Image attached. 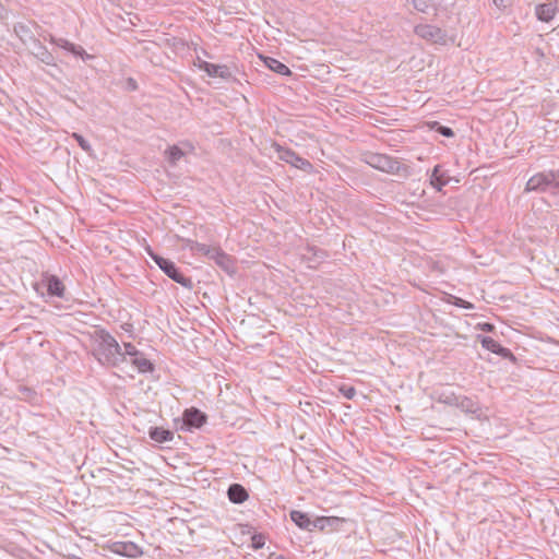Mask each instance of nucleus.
<instances>
[{"label": "nucleus", "mask_w": 559, "mask_h": 559, "mask_svg": "<svg viewBox=\"0 0 559 559\" xmlns=\"http://www.w3.org/2000/svg\"><path fill=\"white\" fill-rule=\"evenodd\" d=\"M162 271L169 278H171L174 282L180 284L185 288H188V289H192L193 288L192 280L190 277L185 276L180 272L179 267L171 260H169V262L167 264H165V266H164V269H162Z\"/></svg>", "instance_id": "nucleus-10"}, {"label": "nucleus", "mask_w": 559, "mask_h": 559, "mask_svg": "<svg viewBox=\"0 0 559 559\" xmlns=\"http://www.w3.org/2000/svg\"><path fill=\"white\" fill-rule=\"evenodd\" d=\"M210 260H213L217 266L229 275H233L236 272L235 259L223 251L219 247L214 248Z\"/></svg>", "instance_id": "nucleus-7"}, {"label": "nucleus", "mask_w": 559, "mask_h": 559, "mask_svg": "<svg viewBox=\"0 0 559 559\" xmlns=\"http://www.w3.org/2000/svg\"><path fill=\"white\" fill-rule=\"evenodd\" d=\"M495 5L501 10L509 8L512 4V0H492Z\"/></svg>", "instance_id": "nucleus-35"}, {"label": "nucleus", "mask_w": 559, "mask_h": 559, "mask_svg": "<svg viewBox=\"0 0 559 559\" xmlns=\"http://www.w3.org/2000/svg\"><path fill=\"white\" fill-rule=\"evenodd\" d=\"M203 71L211 78H221L224 80H229L233 78V72L229 67L226 64H203Z\"/></svg>", "instance_id": "nucleus-15"}, {"label": "nucleus", "mask_w": 559, "mask_h": 559, "mask_svg": "<svg viewBox=\"0 0 559 559\" xmlns=\"http://www.w3.org/2000/svg\"><path fill=\"white\" fill-rule=\"evenodd\" d=\"M478 328H479V330H481L484 332H488V333L495 331V325L492 323H489V322L479 323Z\"/></svg>", "instance_id": "nucleus-37"}, {"label": "nucleus", "mask_w": 559, "mask_h": 559, "mask_svg": "<svg viewBox=\"0 0 559 559\" xmlns=\"http://www.w3.org/2000/svg\"><path fill=\"white\" fill-rule=\"evenodd\" d=\"M344 523V518L320 516L313 520V527L321 532H333L338 531Z\"/></svg>", "instance_id": "nucleus-11"}, {"label": "nucleus", "mask_w": 559, "mask_h": 559, "mask_svg": "<svg viewBox=\"0 0 559 559\" xmlns=\"http://www.w3.org/2000/svg\"><path fill=\"white\" fill-rule=\"evenodd\" d=\"M456 397L454 394H451L450 396H447L444 402L448 403V404H454L455 405V399Z\"/></svg>", "instance_id": "nucleus-40"}, {"label": "nucleus", "mask_w": 559, "mask_h": 559, "mask_svg": "<svg viewBox=\"0 0 559 559\" xmlns=\"http://www.w3.org/2000/svg\"><path fill=\"white\" fill-rule=\"evenodd\" d=\"M280 158L284 160L287 164H290L292 166L301 169L307 170L311 168V163L299 156L295 151L290 148H278Z\"/></svg>", "instance_id": "nucleus-8"}, {"label": "nucleus", "mask_w": 559, "mask_h": 559, "mask_svg": "<svg viewBox=\"0 0 559 559\" xmlns=\"http://www.w3.org/2000/svg\"><path fill=\"white\" fill-rule=\"evenodd\" d=\"M46 287L48 295L51 297L62 298L64 295L66 287L63 283L60 281V278L56 275H50L49 277H47Z\"/></svg>", "instance_id": "nucleus-19"}, {"label": "nucleus", "mask_w": 559, "mask_h": 559, "mask_svg": "<svg viewBox=\"0 0 559 559\" xmlns=\"http://www.w3.org/2000/svg\"><path fill=\"white\" fill-rule=\"evenodd\" d=\"M166 153L167 159L171 165H176L177 162L185 155L183 151L177 145L170 146Z\"/></svg>", "instance_id": "nucleus-26"}, {"label": "nucleus", "mask_w": 559, "mask_h": 559, "mask_svg": "<svg viewBox=\"0 0 559 559\" xmlns=\"http://www.w3.org/2000/svg\"><path fill=\"white\" fill-rule=\"evenodd\" d=\"M338 391L347 400H353L357 394L356 389L353 385L347 384H341L338 386Z\"/></svg>", "instance_id": "nucleus-30"}, {"label": "nucleus", "mask_w": 559, "mask_h": 559, "mask_svg": "<svg viewBox=\"0 0 559 559\" xmlns=\"http://www.w3.org/2000/svg\"><path fill=\"white\" fill-rule=\"evenodd\" d=\"M72 138L76 141V143L79 144V146L86 153H91L92 152V146L91 144L88 143L87 140L84 139L83 135H81L80 133H72Z\"/></svg>", "instance_id": "nucleus-29"}, {"label": "nucleus", "mask_w": 559, "mask_h": 559, "mask_svg": "<svg viewBox=\"0 0 559 559\" xmlns=\"http://www.w3.org/2000/svg\"><path fill=\"white\" fill-rule=\"evenodd\" d=\"M290 520L301 530H306L309 532L314 531L313 520L309 518V515L305 512L293 510L290 512Z\"/></svg>", "instance_id": "nucleus-17"}, {"label": "nucleus", "mask_w": 559, "mask_h": 559, "mask_svg": "<svg viewBox=\"0 0 559 559\" xmlns=\"http://www.w3.org/2000/svg\"><path fill=\"white\" fill-rule=\"evenodd\" d=\"M123 347H124V353H122V354L124 356L129 355L134 358L135 356L141 355L140 350H138V348L131 343H124Z\"/></svg>", "instance_id": "nucleus-32"}, {"label": "nucleus", "mask_w": 559, "mask_h": 559, "mask_svg": "<svg viewBox=\"0 0 559 559\" xmlns=\"http://www.w3.org/2000/svg\"><path fill=\"white\" fill-rule=\"evenodd\" d=\"M252 546L255 549L262 548L264 546V536L261 534L254 535L252 537Z\"/></svg>", "instance_id": "nucleus-34"}, {"label": "nucleus", "mask_w": 559, "mask_h": 559, "mask_svg": "<svg viewBox=\"0 0 559 559\" xmlns=\"http://www.w3.org/2000/svg\"><path fill=\"white\" fill-rule=\"evenodd\" d=\"M148 437L157 443H165L174 439V432L163 427H150Z\"/></svg>", "instance_id": "nucleus-20"}, {"label": "nucleus", "mask_w": 559, "mask_h": 559, "mask_svg": "<svg viewBox=\"0 0 559 559\" xmlns=\"http://www.w3.org/2000/svg\"><path fill=\"white\" fill-rule=\"evenodd\" d=\"M207 421V415L197 407L186 408L181 418L174 419L177 429L191 431L200 429Z\"/></svg>", "instance_id": "nucleus-4"}, {"label": "nucleus", "mask_w": 559, "mask_h": 559, "mask_svg": "<svg viewBox=\"0 0 559 559\" xmlns=\"http://www.w3.org/2000/svg\"><path fill=\"white\" fill-rule=\"evenodd\" d=\"M414 32L420 38L433 44L445 45L448 41L447 32L435 25L420 24L415 26Z\"/></svg>", "instance_id": "nucleus-5"}, {"label": "nucleus", "mask_w": 559, "mask_h": 559, "mask_svg": "<svg viewBox=\"0 0 559 559\" xmlns=\"http://www.w3.org/2000/svg\"><path fill=\"white\" fill-rule=\"evenodd\" d=\"M264 62H265V66L270 70H272L273 72H275L277 74L285 75V76L292 75L290 69L286 64H284L283 62H281L280 60H277L275 58L266 57L264 59Z\"/></svg>", "instance_id": "nucleus-21"}, {"label": "nucleus", "mask_w": 559, "mask_h": 559, "mask_svg": "<svg viewBox=\"0 0 559 559\" xmlns=\"http://www.w3.org/2000/svg\"><path fill=\"white\" fill-rule=\"evenodd\" d=\"M227 496L230 502L240 504L249 498L248 490L238 483L231 484L227 489Z\"/></svg>", "instance_id": "nucleus-16"}, {"label": "nucleus", "mask_w": 559, "mask_h": 559, "mask_svg": "<svg viewBox=\"0 0 559 559\" xmlns=\"http://www.w3.org/2000/svg\"><path fill=\"white\" fill-rule=\"evenodd\" d=\"M453 298H454L453 305H455L456 307H460L463 309H474V305L471 304L469 301L464 300L460 297H453Z\"/></svg>", "instance_id": "nucleus-33"}, {"label": "nucleus", "mask_w": 559, "mask_h": 559, "mask_svg": "<svg viewBox=\"0 0 559 559\" xmlns=\"http://www.w3.org/2000/svg\"><path fill=\"white\" fill-rule=\"evenodd\" d=\"M50 43L69 51L70 53L74 55L75 57H80L82 60H87L93 58L91 55H88L84 48L80 45H75L68 39L64 38H57L52 35H50L49 38Z\"/></svg>", "instance_id": "nucleus-9"}, {"label": "nucleus", "mask_w": 559, "mask_h": 559, "mask_svg": "<svg viewBox=\"0 0 559 559\" xmlns=\"http://www.w3.org/2000/svg\"><path fill=\"white\" fill-rule=\"evenodd\" d=\"M147 252H148L150 257L152 258V260L158 265V267L160 270L164 269L165 264H167L169 262V259H166V258L155 253L150 248L147 249Z\"/></svg>", "instance_id": "nucleus-31"}, {"label": "nucleus", "mask_w": 559, "mask_h": 559, "mask_svg": "<svg viewBox=\"0 0 559 559\" xmlns=\"http://www.w3.org/2000/svg\"><path fill=\"white\" fill-rule=\"evenodd\" d=\"M187 247L190 249V251L193 254H201L209 259L211 258V255L214 251V248H215V247H211L205 243H200V242L193 241V240H188Z\"/></svg>", "instance_id": "nucleus-22"}, {"label": "nucleus", "mask_w": 559, "mask_h": 559, "mask_svg": "<svg viewBox=\"0 0 559 559\" xmlns=\"http://www.w3.org/2000/svg\"><path fill=\"white\" fill-rule=\"evenodd\" d=\"M70 559H82V558H81V557H79V556H74V555H72V556L70 557Z\"/></svg>", "instance_id": "nucleus-41"}, {"label": "nucleus", "mask_w": 559, "mask_h": 559, "mask_svg": "<svg viewBox=\"0 0 559 559\" xmlns=\"http://www.w3.org/2000/svg\"><path fill=\"white\" fill-rule=\"evenodd\" d=\"M406 2H411L415 10L423 13H426L430 8V0H406Z\"/></svg>", "instance_id": "nucleus-28"}, {"label": "nucleus", "mask_w": 559, "mask_h": 559, "mask_svg": "<svg viewBox=\"0 0 559 559\" xmlns=\"http://www.w3.org/2000/svg\"><path fill=\"white\" fill-rule=\"evenodd\" d=\"M32 55L40 62L47 66L56 67V59L53 55L41 44L39 39H33L32 41Z\"/></svg>", "instance_id": "nucleus-12"}, {"label": "nucleus", "mask_w": 559, "mask_h": 559, "mask_svg": "<svg viewBox=\"0 0 559 559\" xmlns=\"http://www.w3.org/2000/svg\"><path fill=\"white\" fill-rule=\"evenodd\" d=\"M525 191L559 195V170L535 174L527 180Z\"/></svg>", "instance_id": "nucleus-2"}, {"label": "nucleus", "mask_w": 559, "mask_h": 559, "mask_svg": "<svg viewBox=\"0 0 559 559\" xmlns=\"http://www.w3.org/2000/svg\"><path fill=\"white\" fill-rule=\"evenodd\" d=\"M364 160L369 166L392 175L407 174L408 171L407 166L386 154L369 152L365 154Z\"/></svg>", "instance_id": "nucleus-3"}, {"label": "nucleus", "mask_w": 559, "mask_h": 559, "mask_svg": "<svg viewBox=\"0 0 559 559\" xmlns=\"http://www.w3.org/2000/svg\"><path fill=\"white\" fill-rule=\"evenodd\" d=\"M455 405L466 413H475L477 411L476 403L467 396L454 397Z\"/></svg>", "instance_id": "nucleus-25"}, {"label": "nucleus", "mask_w": 559, "mask_h": 559, "mask_svg": "<svg viewBox=\"0 0 559 559\" xmlns=\"http://www.w3.org/2000/svg\"><path fill=\"white\" fill-rule=\"evenodd\" d=\"M430 128L432 130H435L437 133L445 136V138H452L454 136V131L450 128V127H447V126H442L441 123H439L438 121H432L430 123Z\"/></svg>", "instance_id": "nucleus-27"}, {"label": "nucleus", "mask_w": 559, "mask_h": 559, "mask_svg": "<svg viewBox=\"0 0 559 559\" xmlns=\"http://www.w3.org/2000/svg\"><path fill=\"white\" fill-rule=\"evenodd\" d=\"M131 364L135 366L141 373L152 372L154 371L155 367L154 364L146 359L142 354L139 356H135Z\"/></svg>", "instance_id": "nucleus-23"}, {"label": "nucleus", "mask_w": 559, "mask_h": 559, "mask_svg": "<svg viewBox=\"0 0 559 559\" xmlns=\"http://www.w3.org/2000/svg\"><path fill=\"white\" fill-rule=\"evenodd\" d=\"M477 340L480 342L481 346L485 349H487V350H489V352H491L493 354H497V355L501 356L504 359H509L511 361H515L516 360L515 356L513 355V353L509 348L503 347L500 343H498L492 337L479 334V335H477Z\"/></svg>", "instance_id": "nucleus-6"}, {"label": "nucleus", "mask_w": 559, "mask_h": 559, "mask_svg": "<svg viewBox=\"0 0 559 559\" xmlns=\"http://www.w3.org/2000/svg\"><path fill=\"white\" fill-rule=\"evenodd\" d=\"M14 33L20 37L23 43L33 41L36 39L28 25L24 23H16L14 25Z\"/></svg>", "instance_id": "nucleus-24"}, {"label": "nucleus", "mask_w": 559, "mask_h": 559, "mask_svg": "<svg viewBox=\"0 0 559 559\" xmlns=\"http://www.w3.org/2000/svg\"><path fill=\"white\" fill-rule=\"evenodd\" d=\"M99 343L93 355L103 366L116 367L124 361V355L117 340L106 330L98 332Z\"/></svg>", "instance_id": "nucleus-1"}, {"label": "nucleus", "mask_w": 559, "mask_h": 559, "mask_svg": "<svg viewBox=\"0 0 559 559\" xmlns=\"http://www.w3.org/2000/svg\"><path fill=\"white\" fill-rule=\"evenodd\" d=\"M127 83H128V87L131 91H135L138 88V83H136V81L134 79L129 78Z\"/></svg>", "instance_id": "nucleus-38"}, {"label": "nucleus", "mask_w": 559, "mask_h": 559, "mask_svg": "<svg viewBox=\"0 0 559 559\" xmlns=\"http://www.w3.org/2000/svg\"><path fill=\"white\" fill-rule=\"evenodd\" d=\"M558 12L557 1L539 3L535 8V15L542 22H550Z\"/></svg>", "instance_id": "nucleus-13"}, {"label": "nucleus", "mask_w": 559, "mask_h": 559, "mask_svg": "<svg viewBox=\"0 0 559 559\" xmlns=\"http://www.w3.org/2000/svg\"><path fill=\"white\" fill-rule=\"evenodd\" d=\"M449 182V177L442 170L441 165H436L430 175V185L437 190L441 191Z\"/></svg>", "instance_id": "nucleus-18"}, {"label": "nucleus", "mask_w": 559, "mask_h": 559, "mask_svg": "<svg viewBox=\"0 0 559 559\" xmlns=\"http://www.w3.org/2000/svg\"><path fill=\"white\" fill-rule=\"evenodd\" d=\"M19 391L26 397L32 399L35 395V391L27 386H20Z\"/></svg>", "instance_id": "nucleus-36"}, {"label": "nucleus", "mask_w": 559, "mask_h": 559, "mask_svg": "<svg viewBox=\"0 0 559 559\" xmlns=\"http://www.w3.org/2000/svg\"><path fill=\"white\" fill-rule=\"evenodd\" d=\"M112 551L120 556L138 558L142 555L141 548L133 542H118L112 545Z\"/></svg>", "instance_id": "nucleus-14"}, {"label": "nucleus", "mask_w": 559, "mask_h": 559, "mask_svg": "<svg viewBox=\"0 0 559 559\" xmlns=\"http://www.w3.org/2000/svg\"><path fill=\"white\" fill-rule=\"evenodd\" d=\"M203 64H210V62L202 60L200 57L197 58L195 66L203 71Z\"/></svg>", "instance_id": "nucleus-39"}]
</instances>
